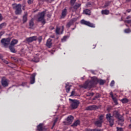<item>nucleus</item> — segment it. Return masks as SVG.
<instances>
[{"label": "nucleus", "mask_w": 131, "mask_h": 131, "mask_svg": "<svg viewBox=\"0 0 131 131\" xmlns=\"http://www.w3.org/2000/svg\"><path fill=\"white\" fill-rule=\"evenodd\" d=\"M120 115L118 112L115 111L113 112V116H115L116 118H117Z\"/></svg>", "instance_id": "22"}, {"label": "nucleus", "mask_w": 131, "mask_h": 131, "mask_svg": "<svg viewBox=\"0 0 131 131\" xmlns=\"http://www.w3.org/2000/svg\"><path fill=\"white\" fill-rule=\"evenodd\" d=\"M83 13L85 15H88L89 16L91 15V10L90 9H85L83 10Z\"/></svg>", "instance_id": "17"}, {"label": "nucleus", "mask_w": 131, "mask_h": 131, "mask_svg": "<svg viewBox=\"0 0 131 131\" xmlns=\"http://www.w3.org/2000/svg\"><path fill=\"white\" fill-rule=\"evenodd\" d=\"M86 110H96L97 109V105H93L88 106L86 108Z\"/></svg>", "instance_id": "13"}, {"label": "nucleus", "mask_w": 131, "mask_h": 131, "mask_svg": "<svg viewBox=\"0 0 131 131\" xmlns=\"http://www.w3.org/2000/svg\"><path fill=\"white\" fill-rule=\"evenodd\" d=\"M110 95L111 96L112 98L114 97V96H113V93H112V92L110 93Z\"/></svg>", "instance_id": "51"}, {"label": "nucleus", "mask_w": 131, "mask_h": 131, "mask_svg": "<svg viewBox=\"0 0 131 131\" xmlns=\"http://www.w3.org/2000/svg\"><path fill=\"white\" fill-rule=\"evenodd\" d=\"M80 6H81V4H77L74 6V9H75V10H77V9H78V8L80 7Z\"/></svg>", "instance_id": "29"}, {"label": "nucleus", "mask_w": 131, "mask_h": 131, "mask_svg": "<svg viewBox=\"0 0 131 131\" xmlns=\"http://www.w3.org/2000/svg\"><path fill=\"white\" fill-rule=\"evenodd\" d=\"M67 15V9L65 8L62 11L61 18H65Z\"/></svg>", "instance_id": "15"}, {"label": "nucleus", "mask_w": 131, "mask_h": 131, "mask_svg": "<svg viewBox=\"0 0 131 131\" xmlns=\"http://www.w3.org/2000/svg\"><path fill=\"white\" fill-rule=\"evenodd\" d=\"M38 40L39 42H41V40H42V37L39 36L38 38Z\"/></svg>", "instance_id": "45"}, {"label": "nucleus", "mask_w": 131, "mask_h": 131, "mask_svg": "<svg viewBox=\"0 0 131 131\" xmlns=\"http://www.w3.org/2000/svg\"><path fill=\"white\" fill-rule=\"evenodd\" d=\"M71 86V85H69L66 84V90L67 93H69L70 92Z\"/></svg>", "instance_id": "21"}, {"label": "nucleus", "mask_w": 131, "mask_h": 131, "mask_svg": "<svg viewBox=\"0 0 131 131\" xmlns=\"http://www.w3.org/2000/svg\"><path fill=\"white\" fill-rule=\"evenodd\" d=\"M5 63H6V64H8V61H6Z\"/></svg>", "instance_id": "64"}, {"label": "nucleus", "mask_w": 131, "mask_h": 131, "mask_svg": "<svg viewBox=\"0 0 131 131\" xmlns=\"http://www.w3.org/2000/svg\"><path fill=\"white\" fill-rule=\"evenodd\" d=\"M110 4V3H105V4L104 5V7L105 8H107V7H108L109 6Z\"/></svg>", "instance_id": "47"}, {"label": "nucleus", "mask_w": 131, "mask_h": 131, "mask_svg": "<svg viewBox=\"0 0 131 131\" xmlns=\"http://www.w3.org/2000/svg\"><path fill=\"white\" fill-rule=\"evenodd\" d=\"M34 25V23H33V20L31 19L29 22V28L30 29H32L33 28V26Z\"/></svg>", "instance_id": "18"}, {"label": "nucleus", "mask_w": 131, "mask_h": 131, "mask_svg": "<svg viewBox=\"0 0 131 131\" xmlns=\"http://www.w3.org/2000/svg\"><path fill=\"white\" fill-rule=\"evenodd\" d=\"M12 8L15 10L16 15H21L22 14V6L21 4H14L12 5Z\"/></svg>", "instance_id": "2"}, {"label": "nucleus", "mask_w": 131, "mask_h": 131, "mask_svg": "<svg viewBox=\"0 0 131 131\" xmlns=\"http://www.w3.org/2000/svg\"><path fill=\"white\" fill-rule=\"evenodd\" d=\"M2 55L0 54V59H2Z\"/></svg>", "instance_id": "60"}, {"label": "nucleus", "mask_w": 131, "mask_h": 131, "mask_svg": "<svg viewBox=\"0 0 131 131\" xmlns=\"http://www.w3.org/2000/svg\"><path fill=\"white\" fill-rule=\"evenodd\" d=\"M120 101L123 103V104H126V103H128V99L127 98H123Z\"/></svg>", "instance_id": "23"}, {"label": "nucleus", "mask_w": 131, "mask_h": 131, "mask_svg": "<svg viewBox=\"0 0 131 131\" xmlns=\"http://www.w3.org/2000/svg\"><path fill=\"white\" fill-rule=\"evenodd\" d=\"M27 16H28L27 12L25 13V14L23 16V23H26L27 22Z\"/></svg>", "instance_id": "14"}, {"label": "nucleus", "mask_w": 131, "mask_h": 131, "mask_svg": "<svg viewBox=\"0 0 131 131\" xmlns=\"http://www.w3.org/2000/svg\"><path fill=\"white\" fill-rule=\"evenodd\" d=\"M1 43L4 47L8 48L9 45H10V39H2L1 40Z\"/></svg>", "instance_id": "8"}, {"label": "nucleus", "mask_w": 131, "mask_h": 131, "mask_svg": "<svg viewBox=\"0 0 131 131\" xmlns=\"http://www.w3.org/2000/svg\"><path fill=\"white\" fill-rule=\"evenodd\" d=\"M38 130L39 131H42V124L40 123L39 124L37 127Z\"/></svg>", "instance_id": "25"}, {"label": "nucleus", "mask_w": 131, "mask_h": 131, "mask_svg": "<svg viewBox=\"0 0 131 131\" xmlns=\"http://www.w3.org/2000/svg\"><path fill=\"white\" fill-rule=\"evenodd\" d=\"M81 78H82V80H83V79H84V77H82Z\"/></svg>", "instance_id": "62"}, {"label": "nucleus", "mask_w": 131, "mask_h": 131, "mask_svg": "<svg viewBox=\"0 0 131 131\" xmlns=\"http://www.w3.org/2000/svg\"><path fill=\"white\" fill-rule=\"evenodd\" d=\"M117 118L119 120V121H121L122 122H123L124 121V118L122 116H119Z\"/></svg>", "instance_id": "27"}, {"label": "nucleus", "mask_w": 131, "mask_h": 131, "mask_svg": "<svg viewBox=\"0 0 131 131\" xmlns=\"http://www.w3.org/2000/svg\"><path fill=\"white\" fill-rule=\"evenodd\" d=\"M104 117V116H103V115H101L99 116V121H101V122H103V118Z\"/></svg>", "instance_id": "32"}, {"label": "nucleus", "mask_w": 131, "mask_h": 131, "mask_svg": "<svg viewBox=\"0 0 131 131\" xmlns=\"http://www.w3.org/2000/svg\"><path fill=\"white\" fill-rule=\"evenodd\" d=\"M28 3L29 4V5H31V4L33 3V0H28Z\"/></svg>", "instance_id": "44"}, {"label": "nucleus", "mask_w": 131, "mask_h": 131, "mask_svg": "<svg viewBox=\"0 0 131 131\" xmlns=\"http://www.w3.org/2000/svg\"><path fill=\"white\" fill-rule=\"evenodd\" d=\"M9 49L10 50V51L11 52V53H16L17 51H16L15 48H14L13 47V46H9Z\"/></svg>", "instance_id": "24"}, {"label": "nucleus", "mask_w": 131, "mask_h": 131, "mask_svg": "<svg viewBox=\"0 0 131 131\" xmlns=\"http://www.w3.org/2000/svg\"><path fill=\"white\" fill-rule=\"evenodd\" d=\"M73 119L74 118L72 116H69L67 119L66 121L64 122V124L67 125H69V124H71L72 123V121H73Z\"/></svg>", "instance_id": "9"}, {"label": "nucleus", "mask_w": 131, "mask_h": 131, "mask_svg": "<svg viewBox=\"0 0 131 131\" xmlns=\"http://www.w3.org/2000/svg\"><path fill=\"white\" fill-rule=\"evenodd\" d=\"M101 13L102 15H108L109 10H103L101 11Z\"/></svg>", "instance_id": "20"}, {"label": "nucleus", "mask_w": 131, "mask_h": 131, "mask_svg": "<svg viewBox=\"0 0 131 131\" xmlns=\"http://www.w3.org/2000/svg\"><path fill=\"white\" fill-rule=\"evenodd\" d=\"M115 84V81H114V80H112L110 83V85L111 86H114Z\"/></svg>", "instance_id": "41"}, {"label": "nucleus", "mask_w": 131, "mask_h": 131, "mask_svg": "<svg viewBox=\"0 0 131 131\" xmlns=\"http://www.w3.org/2000/svg\"><path fill=\"white\" fill-rule=\"evenodd\" d=\"M52 45H53V43L52 42V39L49 38L47 40L46 46L50 49L52 48Z\"/></svg>", "instance_id": "12"}, {"label": "nucleus", "mask_w": 131, "mask_h": 131, "mask_svg": "<svg viewBox=\"0 0 131 131\" xmlns=\"http://www.w3.org/2000/svg\"><path fill=\"white\" fill-rule=\"evenodd\" d=\"M75 2H76V0H71V6H73V5H74V4H75Z\"/></svg>", "instance_id": "40"}, {"label": "nucleus", "mask_w": 131, "mask_h": 131, "mask_svg": "<svg viewBox=\"0 0 131 131\" xmlns=\"http://www.w3.org/2000/svg\"><path fill=\"white\" fill-rule=\"evenodd\" d=\"M98 82V79L97 77H94L91 81H86L83 85L82 88L84 89H89L91 90L94 84H96Z\"/></svg>", "instance_id": "1"}, {"label": "nucleus", "mask_w": 131, "mask_h": 131, "mask_svg": "<svg viewBox=\"0 0 131 131\" xmlns=\"http://www.w3.org/2000/svg\"><path fill=\"white\" fill-rule=\"evenodd\" d=\"M36 75V74L34 73L31 75L30 77V83L31 84H33L35 82V76Z\"/></svg>", "instance_id": "11"}, {"label": "nucleus", "mask_w": 131, "mask_h": 131, "mask_svg": "<svg viewBox=\"0 0 131 131\" xmlns=\"http://www.w3.org/2000/svg\"><path fill=\"white\" fill-rule=\"evenodd\" d=\"M56 122H57V120H55V121H54L52 128H53V127H54V126H55V124H56Z\"/></svg>", "instance_id": "50"}, {"label": "nucleus", "mask_w": 131, "mask_h": 131, "mask_svg": "<svg viewBox=\"0 0 131 131\" xmlns=\"http://www.w3.org/2000/svg\"><path fill=\"white\" fill-rule=\"evenodd\" d=\"M4 33H5L4 32H1L0 33V36H2V35H3V34H4Z\"/></svg>", "instance_id": "52"}, {"label": "nucleus", "mask_w": 131, "mask_h": 131, "mask_svg": "<svg viewBox=\"0 0 131 131\" xmlns=\"http://www.w3.org/2000/svg\"><path fill=\"white\" fill-rule=\"evenodd\" d=\"M6 25H7V24H6V23H3L0 24V26H1L2 28H4V27H6Z\"/></svg>", "instance_id": "36"}, {"label": "nucleus", "mask_w": 131, "mask_h": 131, "mask_svg": "<svg viewBox=\"0 0 131 131\" xmlns=\"http://www.w3.org/2000/svg\"><path fill=\"white\" fill-rule=\"evenodd\" d=\"M9 82H10V81L6 78V77H3L2 78L1 83L4 88H7V86H9Z\"/></svg>", "instance_id": "6"}, {"label": "nucleus", "mask_w": 131, "mask_h": 131, "mask_svg": "<svg viewBox=\"0 0 131 131\" xmlns=\"http://www.w3.org/2000/svg\"><path fill=\"white\" fill-rule=\"evenodd\" d=\"M31 61L37 63V62H39V58L36 56L33 59H32Z\"/></svg>", "instance_id": "26"}, {"label": "nucleus", "mask_w": 131, "mask_h": 131, "mask_svg": "<svg viewBox=\"0 0 131 131\" xmlns=\"http://www.w3.org/2000/svg\"><path fill=\"white\" fill-rule=\"evenodd\" d=\"M86 96L88 97L90 96H94V93H88Z\"/></svg>", "instance_id": "42"}, {"label": "nucleus", "mask_w": 131, "mask_h": 131, "mask_svg": "<svg viewBox=\"0 0 131 131\" xmlns=\"http://www.w3.org/2000/svg\"><path fill=\"white\" fill-rule=\"evenodd\" d=\"M127 12L128 13H130V9H128V10H127Z\"/></svg>", "instance_id": "56"}, {"label": "nucleus", "mask_w": 131, "mask_h": 131, "mask_svg": "<svg viewBox=\"0 0 131 131\" xmlns=\"http://www.w3.org/2000/svg\"><path fill=\"white\" fill-rule=\"evenodd\" d=\"M69 101L71 102V107L72 109H76V108L78 107V105H79V101L78 100H73L70 98Z\"/></svg>", "instance_id": "4"}, {"label": "nucleus", "mask_w": 131, "mask_h": 131, "mask_svg": "<svg viewBox=\"0 0 131 131\" xmlns=\"http://www.w3.org/2000/svg\"><path fill=\"white\" fill-rule=\"evenodd\" d=\"M62 31H64V26H62Z\"/></svg>", "instance_id": "57"}, {"label": "nucleus", "mask_w": 131, "mask_h": 131, "mask_svg": "<svg viewBox=\"0 0 131 131\" xmlns=\"http://www.w3.org/2000/svg\"><path fill=\"white\" fill-rule=\"evenodd\" d=\"M56 34H60V28H56Z\"/></svg>", "instance_id": "33"}, {"label": "nucleus", "mask_w": 131, "mask_h": 131, "mask_svg": "<svg viewBox=\"0 0 131 131\" xmlns=\"http://www.w3.org/2000/svg\"><path fill=\"white\" fill-rule=\"evenodd\" d=\"M131 0H126V2H129Z\"/></svg>", "instance_id": "63"}, {"label": "nucleus", "mask_w": 131, "mask_h": 131, "mask_svg": "<svg viewBox=\"0 0 131 131\" xmlns=\"http://www.w3.org/2000/svg\"><path fill=\"white\" fill-rule=\"evenodd\" d=\"M126 19H130V16H128L126 17Z\"/></svg>", "instance_id": "58"}, {"label": "nucleus", "mask_w": 131, "mask_h": 131, "mask_svg": "<svg viewBox=\"0 0 131 131\" xmlns=\"http://www.w3.org/2000/svg\"><path fill=\"white\" fill-rule=\"evenodd\" d=\"M106 118L109 122L111 126H113L114 124V118L111 116V114H107L106 115Z\"/></svg>", "instance_id": "5"}, {"label": "nucleus", "mask_w": 131, "mask_h": 131, "mask_svg": "<svg viewBox=\"0 0 131 131\" xmlns=\"http://www.w3.org/2000/svg\"><path fill=\"white\" fill-rule=\"evenodd\" d=\"M112 99L113 100L116 105H117V104H118V102H117V99L116 98V97H113L112 98Z\"/></svg>", "instance_id": "31"}, {"label": "nucleus", "mask_w": 131, "mask_h": 131, "mask_svg": "<svg viewBox=\"0 0 131 131\" xmlns=\"http://www.w3.org/2000/svg\"><path fill=\"white\" fill-rule=\"evenodd\" d=\"M49 2H53L54 0H48Z\"/></svg>", "instance_id": "61"}, {"label": "nucleus", "mask_w": 131, "mask_h": 131, "mask_svg": "<svg viewBox=\"0 0 131 131\" xmlns=\"http://www.w3.org/2000/svg\"><path fill=\"white\" fill-rule=\"evenodd\" d=\"M99 82L100 84H101V85H103V84H104V83H105V80H100L99 81Z\"/></svg>", "instance_id": "35"}, {"label": "nucleus", "mask_w": 131, "mask_h": 131, "mask_svg": "<svg viewBox=\"0 0 131 131\" xmlns=\"http://www.w3.org/2000/svg\"><path fill=\"white\" fill-rule=\"evenodd\" d=\"M72 24H73L72 21H70V22H69L67 24V27L68 28H69V27H70V26H71Z\"/></svg>", "instance_id": "34"}, {"label": "nucleus", "mask_w": 131, "mask_h": 131, "mask_svg": "<svg viewBox=\"0 0 131 131\" xmlns=\"http://www.w3.org/2000/svg\"><path fill=\"white\" fill-rule=\"evenodd\" d=\"M70 21H72V23L73 24L74 22L77 21V17L74 18L72 19Z\"/></svg>", "instance_id": "38"}, {"label": "nucleus", "mask_w": 131, "mask_h": 131, "mask_svg": "<svg viewBox=\"0 0 131 131\" xmlns=\"http://www.w3.org/2000/svg\"><path fill=\"white\" fill-rule=\"evenodd\" d=\"M46 15V11H43L42 12L39 13L37 15V21L41 22L42 24H46V20H45V15Z\"/></svg>", "instance_id": "3"}, {"label": "nucleus", "mask_w": 131, "mask_h": 131, "mask_svg": "<svg viewBox=\"0 0 131 131\" xmlns=\"http://www.w3.org/2000/svg\"><path fill=\"white\" fill-rule=\"evenodd\" d=\"M68 36H64L63 38L61 39V41L62 42H64L65 41H66V40H67V38H68Z\"/></svg>", "instance_id": "30"}, {"label": "nucleus", "mask_w": 131, "mask_h": 131, "mask_svg": "<svg viewBox=\"0 0 131 131\" xmlns=\"http://www.w3.org/2000/svg\"><path fill=\"white\" fill-rule=\"evenodd\" d=\"M75 94V91L74 90L71 92L70 97H72L73 96H74Z\"/></svg>", "instance_id": "46"}, {"label": "nucleus", "mask_w": 131, "mask_h": 131, "mask_svg": "<svg viewBox=\"0 0 131 131\" xmlns=\"http://www.w3.org/2000/svg\"><path fill=\"white\" fill-rule=\"evenodd\" d=\"M126 22L128 24H131V19L126 20Z\"/></svg>", "instance_id": "48"}, {"label": "nucleus", "mask_w": 131, "mask_h": 131, "mask_svg": "<svg viewBox=\"0 0 131 131\" xmlns=\"http://www.w3.org/2000/svg\"><path fill=\"white\" fill-rule=\"evenodd\" d=\"M124 32L125 33H129V32H131V31L129 29H127L124 30Z\"/></svg>", "instance_id": "39"}, {"label": "nucleus", "mask_w": 131, "mask_h": 131, "mask_svg": "<svg viewBox=\"0 0 131 131\" xmlns=\"http://www.w3.org/2000/svg\"><path fill=\"white\" fill-rule=\"evenodd\" d=\"M91 72L93 74H96V73H95V71H91Z\"/></svg>", "instance_id": "55"}, {"label": "nucleus", "mask_w": 131, "mask_h": 131, "mask_svg": "<svg viewBox=\"0 0 131 131\" xmlns=\"http://www.w3.org/2000/svg\"><path fill=\"white\" fill-rule=\"evenodd\" d=\"M36 39H37V37H36V36H34L27 38L26 41L28 42H32V41H34V40H36Z\"/></svg>", "instance_id": "10"}, {"label": "nucleus", "mask_w": 131, "mask_h": 131, "mask_svg": "<svg viewBox=\"0 0 131 131\" xmlns=\"http://www.w3.org/2000/svg\"><path fill=\"white\" fill-rule=\"evenodd\" d=\"M17 43H18V40L17 39H13L11 41V46H14L15 45H17Z\"/></svg>", "instance_id": "19"}, {"label": "nucleus", "mask_w": 131, "mask_h": 131, "mask_svg": "<svg viewBox=\"0 0 131 131\" xmlns=\"http://www.w3.org/2000/svg\"><path fill=\"white\" fill-rule=\"evenodd\" d=\"M50 37L51 38H55V36L54 35H52V36H51Z\"/></svg>", "instance_id": "54"}, {"label": "nucleus", "mask_w": 131, "mask_h": 131, "mask_svg": "<svg viewBox=\"0 0 131 131\" xmlns=\"http://www.w3.org/2000/svg\"><path fill=\"white\" fill-rule=\"evenodd\" d=\"M79 124V120H77L72 125V126H77Z\"/></svg>", "instance_id": "28"}, {"label": "nucleus", "mask_w": 131, "mask_h": 131, "mask_svg": "<svg viewBox=\"0 0 131 131\" xmlns=\"http://www.w3.org/2000/svg\"><path fill=\"white\" fill-rule=\"evenodd\" d=\"M90 5H91V4H90V3H88V4L86 5V7H90Z\"/></svg>", "instance_id": "53"}, {"label": "nucleus", "mask_w": 131, "mask_h": 131, "mask_svg": "<svg viewBox=\"0 0 131 131\" xmlns=\"http://www.w3.org/2000/svg\"><path fill=\"white\" fill-rule=\"evenodd\" d=\"M102 123H103V122L99 121V120L95 122V125H96V126H98L99 127H101V126H102Z\"/></svg>", "instance_id": "16"}, {"label": "nucleus", "mask_w": 131, "mask_h": 131, "mask_svg": "<svg viewBox=\"0 0 131 131\" xmlns=\"http://www.w3.org/2000/svg\"><path fill=\"white\" fill-rule=\"evenodd\" d=\"M81 24H83L84 25H86V26H89V27H92L95 28V25L93 23H91L90 21H88L82 19L81 20Z\"/></svg>", "instance_id": "7"}, {"label": "nucleus", "mask_w": 131, "mask_h": 131, "mask_svg": "<svg viewBox=\"0 0 131 131\" xmlns=\"http://www.w3.org/2000/svg\"><path fill=\"white\" fill-rule=\"evenodd\" d=\"M117 131H123L122 128L117 127Z\"/></svg>", "instance_id": "43"}, {"label": "nucleus", "mask_w": 131, "mask_h": 131, "mask_svg": "<svg viewBox=\"0 0 131 131\" xmlns=\"http://www.w3.org/2000/svg\"><path fill=\"white\" fill-rule=\"evenodd\" d=\"M6 25H7V24H6V23H3L0 24V26H1L2 28H4V27H6Z\"/></svg>", "instance_id": "37"}, {"label": "nucleus", "mask_w": 131, "mask_h": 131, "mask_svg": "<svg viewBox=\"0 0 131 131\" xmlns=\"http://www.w3.org/2000/svg\"><path fill=\"white\" fill-rule=\"evenodd\" d=\"M3 20V15H2V14L0 13V22L1 21H2Z\"/></svg>", "instance_id": "49"}, {"label": "nucleus", "mask_w": 131, "mask_h": 131, "mask_svg": "<svg viewBox=\"0 0 131 131\" xmlns=\"http://www.w3.org/2000/svg\"><path fill=\"white\" fill-rule=\"evenodd\" d=\"M47 16H48V17H49V18H50V17H51V15L48 14Z\"/></svg>", "instance_id": "59"}]
</instances>
